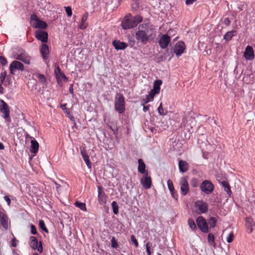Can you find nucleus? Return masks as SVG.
<instances>
[{
    "mask_svg": "<svg viewBox=\"0 0 255 255\" xmlns=\"http://www.w3.org/2000/svg\"><path fill=\"white\" fill-rule=\"evenodd\" d=\"M0 63L2 66H5V65H7V61L4 57H3L2 56H0Z\"/></svg>",
    "mask_w": 255,
    "mask_h": 255,
    "instance_id": "de8ad7c7",
    "label": "nucleus"
},
{
    "mask_svg": "<svg viewBox=\"0 0 255 255\" xmlns=\"http://www.w3.org/2000/svg\"><path fill=\"white\" fill-rule=\"evenodd\" d=\"M69 93L71 94H72L73 95L74 94V89H73V85H71L69 87Z\"/></svg>",
    "mask_w": 255,
    "mask_h": 255,
    "instance_id": "bf43d9fd",
    "label": "nucleus"
},
{
    "mask_svg": "<svg viewBox=\"0 0 255 255\" xmlns=\"http://www.w3.org/2000/svg\"><path fill=\"white\" fill-rule=\"evenodd\" d=\"M196 224L198 227L203 233L209 232V228L206 220L202 216H199L196 219Z\"/></svg>",
    "mask_w": 255,
    "mask_h": 255,
    "instance_id": "0eeeda50",
    "label": "nucleus"
},
{
    "mask_svg": "<svg viewBox=\"0 0 255 255\" xmlns=\"http://www.w3.org/2000/svg\"><path fill=\"white\" fill-rule=\"evenodd\" d=\"M4 199L5 201L7 202V205L9 206L10 204V199L9 197L8 196H5L4 197Z\"/></svg>",
    "mask_w": 255,
    "mask_h": 255,
    "instance_id": "13d9d810",
    "label": "nucleus"
},
{
    "mask_svg": "<svg viewBox=\"0 0 255 255\" xmlns=\"http://www.w3.org/2000/svg\"><path fill=\"white\" fill-rule=\"evenodd\" d=\"M179 184L180 185V189L182 195L185 196L189 192V185L187 178L185 177H182L180 180Z\"/></svg>",
    "mask_w": 255,
    "mask_h": 255,
    "instance_id": "ddd939ff",
    "label": "nucleus"
},
{
    "mask_svg": "<svg viewBox=\"0 0 255 255\" xmlns=\"http://www.w3.org/2000/svg\"><path fill=\"white\" fill-rule=\"evenodd\" d=\"M152 101L151 99H150L149 97L147 96V95L145 96V97L142 100L141 102V105H145L146 104L148 103L149 102Z\"/></svg>",
    "mask_w": 255,
    "mask_h": 255,
    "instance_id": "a18cd8bd",
    "label": "nucleus"
},
{
    "mask_svg": "<svg viewBox=\"0 0 255 255\" xmlns=\"http://www.w3.org/2000/svg\"><path fill=\"white\" fill-rule=\"evenodd\" d=\"M132 19L133 22V24H135V27H136L139 23L142 21V17L139 15H136L133 17H132Z\"/></svg>",
    "mask_w": 255,
    "mask_h": 255,
    "instance_id": "2f4dec72",
    "label": "nucleus"
},
{
    "mask_svg": "<svg viewBox=\"0 0 255 255\" xmlns=\"http://www.w3.org/2000/svg\"><path fill=\"white\" fill-rule=\"evenodd\" d=\"M29 245L30 247L33 250H37L40 253H42L43 252V247L41 242H39V245L38 246V241L35 237L31 236L29 238Z\"/></svg>",
    "mask_w": 255,
    "mask_h": 255,
    "instance_id": "9d476101",
    "label": "nucleus"
},
{
    "mask_svg": "<svg viewBox=\"0 0 255 255\" xmlns=\"http://www.w3.org/2000/svg\"><path fill=\"white\" fill-rule=\"evenodd\" d=\"M217 222V220L215 217H210L208 220L207 224H209L211 228L215 227Z\"/></svg>",
    "mask_w": 255,
    "mask_h": 255,
    "instance_id": "7c9ffc66",
    "label": "nucleus"
},
{
    "mask_svg": "<svg viewBox=\"0 0 255 255\" xmlns=\"http://www.w3.org/2000/svg\"><path fill=\"white\" fill-rule=\"evenodd\" d=\"M55 74L58 83L61 82L60 78H62L66 82L68 81V78L66 76L64 73L61 71L59 66H57L55 69Z\"/></svg>",
    "mask_w": 255,
    "mask_h": 255,
    "instance_id": "6ab92c4d",
    "label": "nucleus"
},
{
    "mask_svg": "<svg viewBox=\"0 0 255 255\" xmlns=\"http://www.w3.org/2000/svg\"><path fill=\"white\" fill-rule=\"evenodd\" d=\"M171 41L170 37L167 34L163 35L159 40V44L161 48H166Z\"/></svg>",
    "mask_w": 255,
    "mask_h": 255,
    "instance_id": "2eb2a0df",
    "label": "nucleus"
},
{
    "mask_svg": "<svg viewBox=\"0 0 255 255\" xmlns=\"http://www.w3.org/2000/svg\"><path fill=\"white\" fill-rule=\"evenodd\" d=\"M75 205L76 207L80 208L81 210L83 211H86L87 210L86 204L84 203L77 201L75 203Z\"/></svg>",
    "mask_w": 255,
    "mask_h": 255,
    "instance_id": "473e14b6",
    "label": "nucleus"
},
{
    "mask_svg": "<svg viewBox=\"0 0 255 255\" xmlns=\"http://www.w3.org/2000/svg\"><path fill=\"white\" fill-rule=\"evenodd\" d=\"M130 240L134 244L135 247H137L138 246V242L133 235L130 236Z\"/></svg>",
    "mask_w": 255,
    "mask_h": 255,
    "instance_id": "09e8293b",
    "label": "nucleus"
},
{
    "mask_svg": "<svg viewBox=\"0 0 255 255\" xmlns=\"http://www.w3.org/2000/svg\"><path fill=\"white\" fill-rule=\"evenodd\" d=\"M65 9L66 12L67 13V15L68 17H70L72 15V11L71 7L70 6H65L64 7Z\"/></svg>",
    "mask_w": 255,
    "mask_h": 255,
    "instance_id": "a19ab883",
    "label": "nucleus"
},
{
    "mask_svg": "<svg viewBox=\"0 0 255 255\" xmlns=\"http://www.w3.org/2000/svg\"><path fill=\"white\" fill-rule=\"evenodd\" d=\"M157 110L158 114L161 116H165L166 114V113H165L164 112V109L162 106V103L160 104L159 106L157 109Z\"/></svg>",
    "mask_w": 255,
    "mask_h": 255,
    "instance_id": "79ce46f5",
    "label": "nucleus"
},
{
    "mask_svg": "<svg viewBox=\"0 0 255 255\" xmlns=\"http://www.w3.org/2000/svg\"><path fill=\"white\" fill-rule=\"evenodd\" d=\"M39 228L41 230L44 231L45 232H46L47 233H48V230L47 229V228L46 227L45 223H44L43 220H41L39 221Z\"/></svg>",
    "mask_w": 255,
    "mask_h": 255,
    "instance_id": "c9c22d12",
    "label": "nucleus"
},
{
    "mask_svg": "<svg viewBox=\"0 0 255 255\" xmlns=\"http://www.w3.org/2000/svg\"><path fill=\"white\" fill-rule=\"evenodd\" d=\"M30 229H31V230H30L31 233L32 234H33V235L37 234V230L34 225L31 224L30 225Z\"/></svg>",
    "mask_w": 255,
    "mask_h": 255,
    "instance_id": "3c124183",
    "label": "nucleus"
},
{
    "mask_svg": "<svg viewBox=\"0 0 255 255\" xmlns=\"http://www.w3.org/2000/svg\"><path fill=\"white\" fill-rule=\"evenodd\" d=\"M197 0H186L185 3L186 5H191L195 2Z\"/></svg>",
    "mask_w": 255,
    "mask_h": 255,
    "instance_id": "4d7b16f0",
    "label": "nucleus"
},
{
    "mask_svg": "<svg viewBox=\"0 0 255 255\" xmlns=\"http://www.w3.org/2000/svg\"><path fill=\"white\" fill-rule=\"evenodd\" d=\"M6 219L7 218L5 214L0 211V222L2 227L5 229L8 228V223Z\"/></svg>",
    "mask_w": 255,
    "mask_h": 255,
    "instance_id": "a878e982",
    "label": "nucleus"
},
{
    "mask_svg": "<svg viewBox=\"0 0 255 255\" xmlns=\"http://www.w3.org/2000/svg\"><path fill=\"white\" fill-rule=\"evenodd\" d=\"M188 223L190 228L192 230H195L196 229V225L193 219L191 218L189 219L188 220Z\"/></svg>",
    "mask_w": 255,
    "mask_h": 255,
    "instance_id": "4c0bfd02",
    "label": "nucleus"
},
{
    "mask_svg": "<svg viewBox=\"0 0 255 255\" xmlns=\"http://www.w3.org/2000/svg\"><path fill=\"white\" fill-rule=\"evenodd\" d=\"M162 82L161 80H156L154 81L153 84V88L152 89L154 91L159 93L160 91V86Z\"/></svg>",
    "mask_w": 255,
    "mask_h": 255,
    "instance_id": "c756f323",
    "label": "nucleus"
},
{
    "mask_svg": "<svg viewBox=\"0 0 255 255\" xmlns=\"http://www.w3.org/2000/svg\"><path fill=\"white\" fill-rule=\"evenodd\" d=\"M195 207L196 212L199 214L205 213L208 211V204L203 201H197L195 203Z\"/></svg>",
    "mask_w": 255,
    "mask_h": 255,
    "instance_id": "1a4fd4ad",
    "label": "nucleus"
},
{
    "mask_svg": "<svg viewBox=\"0 0 255 255\" xmlns=\"http://www.w3.org/2000/svg\"><path fill=\"white\" fill-rule=\"evenodd\" d=\"M81 153L86 165L88 168L91 169L92 168V163L89 158L88 155L83 150L81 151Z\"/></svg>",
    "mask_w": 255,
    "mask_h": 255,
    "instance_id": "bb28decb",
    "label": "nucleus"
},
{
    "mask_svg": "<svg viewBox=\"0 0 255 255\" xmlns=\"http://www.w3.org/2000/svg\"><path fill=\"white\" fill-rule=\"evenodd\" d=\"M236 34V31L235 30H233L230 31H228L226 33V34L224 36V39L226 41H230L232 37Z\"/></svg>",
    "mask_w": 255,
    "mask_h": 255,
    "instance_id": "cd10ccee",
    "label": "nucleus"
},
{
    "mask_svg": "<svg viewBox=\"0 0 255 255\" xmlns=\"http://www.w3.org/2000/svg\"><path fill=\"white\" fill-rule=\"evenodd\" d=\"M167 184L168 186V188L169 190L170 191V193H172L173 192L175 191V189L173 186V184L172 181L169 179L167 181Z\"/></svg>",
    "mask_w": 255,
    "mask_h": 255,
    "instance_id": "f704fd0d",
    "label": "nucleus"
},
{
    "mask_svg": "<svg viewBox=\"0 0 255 255\" xmlns=\"http://www.w3.org/2000/svg\"><path fill=\"white\" fill-rule=\"evenodd\" d=\"M98 201L101 205H104L106 203L107 196L103 190V188L100 186H98Z\"/></svg>",
    "mask_w": 255,
    "mask_h": 255,
    "instance_id": "dca6fc26",
    "label": "nucleus"
},
{
    "mask_svg": "<svg viewBox=\"0 0 255 255\" xmlns=\"http://www.w3.org/2000/svg\"><path fill=\"white\" fill-rule=\"evenodd\" d=\"M146 250L148 255H151V252L150 251L149 243H147L146 245Z\"/></svg>",
    "mask_w": 255,
    "mask_h": 255,
    "instance_id": "5fc2aeb1",
    "label": "nucleus"
},
{
    "mask_svg": "<svg viewBox=\"0 0 255 255\" xmlns=\"http://www.w3.org/2000/svg\"><path fill=\"white\" fill-rule=\"evenodd\" d=\"M39 149V143L34 138L31 140L30 151L31 153H36Z\"/></svg>",
    "mask_w": 255,
    "mask_h": 255,
    "instance_id": "393cba45",
    "label": "nucleus"
},
{
    "mask_svg": "<svg viewBox=\"0 0 255 255\" xmlns=\"http://www.w3.org/2000/svg\"><path fill=\"white\" fill-rule=\"evenodd\" d=\"M222 185L224 188V191L227 193L229 197H231L232 195V191L229 183L224 181L222 182Z\"/></svg>",
    "mask_w": 255,
    "mask_h": 255,
    "instance_id": "c85d7f7f",
    "label": "nucleus"
},
{
    "mask_svg": "<svg viewBox=\"0 0 255 255\" xmlns=\"http://www.w3.org/2000/svg\"><path fill=\"white\" fill-rule=\"evenodd\" d=\"M200 187L201 191L206 194H209L211 193L214 188V186L212 183L208 180L203 181L200 185Z\"/></svg>",
    "mask_w": 255,
    "mask_h": 255,
    "instance_id": "6e6552de",
    "label": "nucleus"
},
{
    "mask_svg": "<svg viewBox=\"0 0 255 255\" xmlns=\"http://www.w3.org/2000/svg\"><path fill=\"white\" fill-rule=\"evenodd\" d=\"M0 113L1 117L9 124L11 120L10 117V109L8 105L3 100H0Z\"/></svg>",
    "mask_w": 255,
    "mask_h": 255,
    "instance_id": "20e7f679",
    "label": "nucleus"
},
{
    "mask_svg": "<svg viewBox=\"0 0 255 255\" xmlns=\"http://www.w3.org/2000/svg\"><path fill=\"white\" fill-rule=\"evenodd\" d=\"M179 169L180 172L185 173L188 170L189 165L188 163L184 160H180L178 163Z\"/></svg>",
    "mask_w": 255,
    "mask_h": 255,
    "instance_id": "5701e85b",
    "label": "nucleus"
},
{
    "mask_svg": "<svg viewBox=\"0 0 255 255\" xmlns=\"http://www.w3.org/2000/svg\"><path fill=\"white\" fill-rule=\"evenodd\" d=\"M115 109L120 114L124 113L125 109V98L123 94L119 93L116 95L115 100Z\"/></svg>",
    "mask_w": 255,
    "mask_h": 255,
    "instance_id": "7ed1b4c3",
    "label": "nucleus"
},
{
    "mask_svg": "<svg viewBox=\"0 0 255 255\" xmlns=\"http://www.w3.org/2000/svg\"><path fill=\"white\" fill-rule=\"evenodd\" d=\"M14 70L22 71L24 70V66L20 62L14 60L12 62L9 66V70L11 74H14L13 72Z\"/></svg>",
    "mask_w": 255,
    "mask_h": 255,
    "instance_id": "4468645a",
    "label": "nucleus"
},
{
    "mask_svg": "<svg viewBox=\"0 0 255 255\" xmlns=\"http://www.w3.org/2000/svg\"><path fill=\"white\" fill-rule=\"evenodd\" d=\"M37 78L41 83L44 84L46 83V80L44 75L42 74H38L37 75Z\"/></svg>",
    "mask_w": 255,
    "mask_h": 255,
    "instance_id": "e433bc0d",
    "label": "nucleus"
},
{
    "mask_svg": "<svg viewBox=\"0 0 255 255\" xmlns=\"http://www.w3.org/2000/svg\"><path fill=\"white\" fill-rule=\"evenodd\" d=\"M48 33L46 31L37 30L35 32V37L42 42H46L48 40Z\"/></svg>",
    "mask_w": 255,
    "mask_h": 255,
    "instance_id": "f3484780",
    "label": "nucleus"
},
{
    "mask_svg": "<svg viewBox=\"0 0 255 255\" xmlns=\"http://www.w3.org/2000/svg\"><path fill=\"white\" fill-rule=\"evenodd\" d=\"M186 121V119L183 118V120H182V123L181 124V126L182 127H185V122Z\"/></svg>",
    "mask_w": 255,
    "mask_h": 255,
    "instance_id": "e2e57ef3",
    "label": "nucleus"
},
{
    "mask_svg": "<svg viewBox=\"0 0 255 255\" xmlns=\"http://www.w3.org/2000/svg\"><path fill=\"white\" fill-rule=\"evenodd\" d=\"M140 184L145 189L150 188L152 184L151 178L148 176V173L143 174L142 178L140 179Z\"/></svg>",
    "mask_w": 255,
    "mask_h": 255,
    "instance_id": "f8f14e48",
    "label": "nucleus"
},
{
    "mask_svg": "<svg viewBox=\"0 0 255 255\" xmlns=\"http://www.w3.org/2000/svg\"><path fill=\"white\" fill-rule=\"evenodd\" d=\"M121 26L124 29L127 30L135 27V24L132 19V15L130 13L126 15L122 21Z\"/></svg>",
    "mask_w": 255,
    "mask_h": 255,
    "instance_id": "423d86ee",
    "label": "nucleus"
},
{
    "mask_svg": "<svg viewBox=\"0 0 255 255\" xmlns=\"http://www.w3.org/2000/svg\"><path fill=\"white\" fill-rule=\"evenodd\" d=\"M119 245L117 242V240H116V238L115 237H112L111 239V247L113 248L116 249L118 248Z\"/></svg>",
    "mask_w": 255,
    "mask_h": 255,
    "instance_id": "ea45409f",
    "label": "nucleus"
},
{
    "mask_svg": "<svg viewBox=\"0 0 255 255\" xmlns=\"http://www.w3.org/2000/svg\"><path fill=\"white\" fill-rule=\"evenodd\" d=\"M138 163L137 170L138 172L143 174L148 173V171L145 169V164L142 159H138Z\"/></svg>",
    "mask_w": 255,
    "mask_h": 255,
    "instance_id": "412c9836",
    "label": "nucleus"
},
{
    "mask_svg": "<svg viewBox=\"0 0 255 255\" xmlns=\"http://www.w3.org/2000/svg\"><path fill=\"white\" fill-rule=\"evenodd\" d=\"M2 84L3 83H2L1 81H0V94H3L4 93L3 88L2 87Z\"/></svg>",
    "mask_w": 255,
    "mask_h": 255,
    "instance_id": "052dcab7",
    "label": "nucleus"
},
{
    "mask_svg": "<svg viewBox=\"0 0 255 255\" xmlns=\"http://www.w3.org/2000/svg\"><path fill=\"white\" fill-rule=\"evenodd\" d=\"M208 242L212 245V244L215 245V238L214 235L211 234L209 233L208 235Z\"/></svg>",
    "mask_w": 255,
    "mask_h": 255,
    "instance_id": "58836bf2",
    "label": "nucleus"
},
{
    "mask_svg": "<svg viewBox=\"0 0 255 255\" xmlns=\"http://www.w3.org/2000/svg\"><path fill=\"white\" fill-rule=\"evenodd\" d=\"M224 23L227 25V26H228L231 23V21L229 19V18L228 17H227L225 19H224Z\"/></svg>",
    "mask_w": 255,
    "mask_h": 255,
    "instance_id": "6e6d98bb",
    "label": "nucleus"
},
{
    "mask_svg": "<svg viewBox=\"0 0 255 255\" xmlns=\"http://www.w3.org/2000/svg\"><path fill=\"white\" fill-rule=\"evenodd\" d=\"M61 109L63 111V112L67 115V116H70V112L69 111H68L67 109V107H66V104H63V105H61Z\"/></svg>",
    "mask_w": 255,
    "mask_h": 255,
    "instance_id": "c03bdc74",
    "label": "nucleus"
},
{
    "mask_svg": "<svg viewBox=\"0 0 255 255\" xmlns=\"http://www.w3.org/2000/svg\"><path fill=\"white\" fill-rule=\"evenodd\" d=\"M30 19L32 26L35 28L45 29L47 26L46 23L41 20L36 14H32Z\"/></svg>",
    "mask_w": 255,
    "mask_h": 255,
    "instance_id": "39448f33",
    "label": "nucleus"
},
{
    "mask_svg": "<svg viewBox=\"0 0 255 255\" xmlns=\"http://www.w3.org/2000/svg\"><path fill=\"white\" fill-rule=\"evenodd\" d=\"M12 55L17 60L22 61L26 64H30V57L28 56L25 50L19 47H15L12 48Z\"/></svg>",
    "mask_w": 255,
    "mask_h": 255,
    "instance_id": "f03ea898",
    "label": "nucleus"
},
{
    "mask_svg": "<svg viewBox=\"0 0 255 255\" xmlns=\"http://www.w3.org/2000/svg\"><path fill=\"white\" fill-rule=\"evenodd\" d=\"M88 17V13L86 12L84 15H83L81 22L80 24L78 25V28L80 29H85L88 26V23H86V20H87Z\"/></svg>",
    "mask_w": 255,
    "mask_h": 255,
    "instance_id": "b1692460",
    "label": "nucleus"
},
{
    "mask_svg": "<svg viewBox=\"0 0 255 255\" xmlns=\"http://www.w3.org/2000/svg\"><path fill=\"white\" fill-rule=\"evenodd\" d=\"M185 45L184 42L179 41L177 42L173 48V52L177 57L180 56L185 49Z\"/></svg>",
    "mask_w": 255,
    "mask_h": 255,
    "instance_id": "9b49d317",
    "label": "nucleus"
},
{
    "mask_svg": "<svg viewBox=\"0 0 255 255\" xmlns=\"http://www.w3.org/2000/svg\"><path fill=\"white\" fill-rule=\"evenodd\" d=\"M151 26L149 22L142 23L138 25L137 31L135 33V38L138 42L145 44L149 40L153 38Z\"/></svg>",
    "mask_w": 255,
    "mask_h": 255,
    "instance_id": "f257e3e1",
    "label": "nucleus"
},
{
    "mask_svg": "<svg viewBox=\"0 0 255 255\" xmlns=\"http://www.w3.org/2000/svg\"><path fill=\"white\" fill-rule=\"evenodd\" d=\"M54 184L56 186V188L57 190L58 189V188L60 187V184H58L57 183H56V182H54Z\"/></svg>",
    "mask_w": 255,
    "mask_h": 255,
    "instance_id": "0e129e2a",
    "label": "nucleus"
},
{
    "mask_svg": "<svg viewBox=\"0 0 255 255\" xmlns=\"http://www.w3.org/2000/svg\"><path fill=\"white\" fill-rule=\"evenodd\" d=\"M4 148V146L2 144V143L0 142V149H3Z\"/></svg>",
    "mask_w": 255,
    "mask_h": 255,
    "instance_id": "69168bd1",
    "label": "nucleus"
},
{
    "mask_svg": "<svg viewBox=\"0 0 255 255\" xmlns=\"http://www.w3.org/2000/svg\"><path fill=\"white\" fill-rule=\"evenodd\" d=\"M244 56L246 59L249 61L252 60L254 59L255 53L252 47L249 45L246 47L244 53Z\"/></svg>",
    "mask_w": 255,
    "mask_h": 255,
    "instance_id": "a211bd4d",
    "label": "nucleus"
},
{
    "mask_svg": "<svg viewBox=\"0 0 255 255\" xmlns=\"http://www.w3.org/2000/svg\"><path fill=\"white\" fill-rule=\"evenodd\" d=\"M172 196L176 200L177 199V194L176 193L175 191L174 192H173L172 193H171Z\"/></svg>",
    "mask_w": 255,
    "mask_h": 255,
    "instance_id": "680f3d73",
    "label": "nucleus"
},
{
    "mask_svg": "<svg viewBox=\"0 0 255 255\" xmlns=\"http://www.w3.org/2000/svg\"><path fill=\"white\" fill-rule=\"evenodd\" d=\"M113 45L117 50H124L128 46V44L127 43L117 40H114L113 41Z\"/></svg>",
    "mask_w": 255,
    "mask_h": 255,
    "instance_id": "aec40b11",
    "label": "nucleus"
},
{
    "mask_svg": "<svg viewBox=\"0 0 255 255\" xmlns=\"http://www.w3.org/2000/svg\"><path fill=\"white\" fill-rule=\"evenodd\" d=\"M142 106H143V111L144 112H146L149 110V108L150 107V105H143Z\"/></svg>",
    "mask_w": 255,
    "mask_h": 255,
    "instance_id": "864d4df0",
    "label": "nucleus"
},
{
    "mask_svg": "<svg viewBox=\"0 0 255 255\" xmlns=\"http://www.w3.org/2000/svg\"><path fill=\"white\" fill-rule=\"evenodd\" d=\"M191 185L194 187H197L198 185V181L196 179L194 178L191 181Z\"/></svg>",
    "mask_w": 255,
    "mask_h": 255,
    "instance_id": "603ef678",
    "label": "nucleus"
},
{
    "mask_svg": "<svg viewBox=\"0 0 255 255\" xmlns=\"http://www.w3.org/2000/svg\"><path fill=\"white\" fill-rule=\"evenodd\" d=\"M237 69V66H236V67H235V69H234V73H235L236 71V69Z\"/></svg>",
    "mask_w": 255,
    "mask_h": 255,
    "instance_id": "774afa93",
    "label": "nucleus"
},
{
    "mask_svg": "<svg viewBox=\"0 0 255 255\" xmlns=\"http://www.w3.org/2000/svg\"><path fill=\"white\" fill-rule=\"evenodd\" d=\"M40 52L42 54L43 58L44 60H46L48 58L49 54V47L46 44H42Z\"/></svg>",
    "mask_w": 255,
    "mask_h": 255,
    "instance_id": "4be33fe9",
    "label": "nucleus"
},
{
    "mask_svg": "<svg viewBox=\"0 0 255 255\" xmlns=\"http://www.w3.org/2000/svg\"><path fill=\"white\" fill-rule=\"evenodd\" d=\"M159 93H157L156 92L154 91L153 89H151L148 95H147L148 97L150 98V99H151L152 101L154 99V97L155 95L158 94Z\"/></svg>",
    "mask_w": 255,
    "mask_h": 255,
    "instance_id": "37998d69",
    "label": "nucleus"
},
{
    "mask_svg": "<svg viewBox=\"0 0 255 255\" xmlns=\"http://www.w3.org/2000/svg\"><path fill=\"white\" fill-rule=\"evenodd\" d=\"M6 76V72L5 71H4L3 72H2L0 73V81H1L2 83H3L4 81L5 80Z\"/></svg>",
    "mask_w": 255,
    "mask_h": 255,
    "instance_id": "49530a36",
    "label": "nucleus"
},
{
    "mask_svg": "<svg viewBox=\"0 0 255 255\" xmlns=\"http://www.w3.org/2000/svg\"><path fill=\"white\" fill-rule=\"evenodd\" d=\"M68 117H69L71 121H74V118L73 116H71L70 115V116H68Z\"/></svg>",
    "mask_w": 255,
    "mask_h": 255,
    "instance_id": "338daca9",
    "label": "nucleus"
},
{
    "mask_svg": "<svg viewBox=\"0 0 255 255\" xmlns=\"http://www.w3.org/2000/svg\"><path fill=\"white\" fill-rule=\"evenodd\" d=\"M233 237H234L233 233L232 232L230 233L227 238V242L228 243H231L233 241Z\"/></svg>",
    "mask_w": 255,
    "mask_h": 255,
    "instance_id": "8fccbe9b",
    "label": "nucleus"
},
{
    "mask_svg": "<svg viewBox=\"0 0 255 255\" xmlns=\"http://www.w3.org/2000/svg\"><path fill=\"white\" fill-rule=\"evenodd\" d=\"M113 211L114 214L117 215L119 213V206L116 201H113L111 204Z\"/></svg>",
    "mask_w": 255,
    "mask_h": 255,
    "instance_id": "72a5a7b5",
    "label": "nucleus"
}]
</instances>
